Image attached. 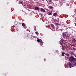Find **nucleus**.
Here are the masks:
<instances>
[{
	"mask_svg": "<svg viewBox=\"0 0 76 76\" xmlns=\"http://www.w3.org/2000/svg\"><path fill=\"white\" fill-rule=\"evenodd\" d=\"M69 60L71 63L75 62L76 61V58H74L73 56H70L69 58Z\"/></svg>",
	"mask_w": 76,
	"mask_h": 76,
	"instance_id": "f257e3e1",
	"label": "nucleus"
},
{
	"mask_svg": "<svg viewBox=\"0 0 76 76\" xmlns=\"http://www.w3.org/2000/svg\"><path fill=\"white\" fill-rule=\"evenodd\" d=\"M63 38H65V37H69L67 33L63 32L62 33Z\"/></svg>",
	"mask_w": 76,
	"mask_h": 76,
	"instance_id": "f03ea898",
	"label": "nucleus"
},
{
	"mask_svg": "<svg viewBox=\"0 0 76 76\" xmlns=\"http://www.w3.org/2000/svg\"><path fill=\"white\" fill-rule=\"evenodd\" d=\"M37 41L38 42H40V44L41 45H43V42H42V40L38 39H37Z\"/></svg>",
	"mask_w": 76,
	"mask_h": 76,
	"instance_id": "7ed1b4c3",
	"label": "nucleus"
},
{
	"mask_svg": "<svg viewBox=\"0 0 76 76\" xmlns=\"http://www.w3.org/2000/svg\"><path fill=\"white\" fill-rule=\"evenodd\" d=\"M59 43L61 45V46H62V47H63V46L65 44V42H60Z\"/></svg>",
	"mask_w": 76,
	"mask_h": 76,
	"instance_id": "20e7f679",
	"label": "nucleus"
},
{
	"mask_svg": "<svg viewBox=\"0 0 76 76\" xmlns=\"http://www.w3.org/2000/svg\"><path fill=\"white\" fill-rule=\"evenodd\" d=\"M72 42L73 44H75L76 42V39H73L72 40Z\"/></svg>",
	"mask_w": 76,
	"mask_h": 76,
	"instance_id": "39448f33",
	"label": "nucleus"
},
{
	"mask_svg": "<svg viewBox=\"0 0 76 76\" xmlns=\"http://www.w3.org/2000/svg\"><path fill=\"white\" fill-rule=\"evenodd\" d=\"M50 26L52 28H53V29H55V28H56V27H54V25H53V24H50Z\"/></svg>",
	"mask_w": 76,
	"mask_h": 76,
	"instance_id": "423d86ee",
	"label": "nucleus"
},
{
	"mask_svg": "<svg viewBox=\"0 0 76 76\" xmlns=\"http://www.w3.org/2000/svg\"><path fill=\"white\" fill-rule=\"evenodd\" d=\"M68 66L69 67H73V66H72V64L69 63Z\"/></svg>",
	"mask_w": 76,
	"mask_h": 76,
	"instance_id": "0eeeda50",
	"label": "nucleus"
},
{
	"mask_svg": "<svg viewBox=\"0 0 76 76\" xmlns=\"http://www.w3.org/2000/svg\"><path fill=\"white\" fill-rule=\"evenodd\" d=\"M70 54H71V55H74L75 54V53L73 52H69Z\"/></svg>",
	"mask_w": 76,
	"mask_h": 76,
	"instance_id": "6e6552de",
	"label": "nucleus"
},
{
	"mask_svg": "<svg viewBox=\"0 0 76 76\" xmlns=\"http://www.w3.org/2000/svg\"><path fill=\"white\" fill-rule=\"evenodd\" d=\"M73 62V67L75 66H76V61L75 62Z\"/></svg>",
	"mask_w": 76,
	"mask_h": 76,
	"instance_id": "1a4fd4ad",
	"label": "nucleus"
},
{
	"mask_svg": "<svg viewBox=\"0 0 76 76\" xmlns=\"http://www.w3.org/2000/svg\"><path fill=\"white\" fill-rule=\"evenodd\" d=\"M48 15H53V12H48Z\"/></svg>",
	"mask_w": 76,
	"mask_h": 76,
	"instance_id": "9d476101",
	"label": "nucleus"
},
{
	"mask_svg": "<svg viewBox=\"0 0 76 76\" xmlns=\"http://www.w3.org/2000/svg\"><path fill=\"white\" fill-rule=\"evenodd\" d=\"M40 9L41 11L43 12H45V10L44 9H43V8H41Z\"/></svg>",
	"mask_w": 76,
	"mask_h": 76,
	"instance_id": "9b49d317",
	"label": "nucleus"
},
{
	"mask_svg": "<svg viewBox=\"0 0 76 76\" xmlns=\"http://www.w3.org/2000/svg\"><path fill=\"white\" fill-rule=\"evenodd\" d=\"M64 47L65 48V50H66L67 48H68V47H68V46H67V45H64Z\"/></svg>",
	"mask_w": 76,
	"mask_h": 76,
	"instance_id": "f8f14e48",
	"label": "nucleus"
},
{
	"mask_svg": "<svg viewBox=\"0 0 76 76\" xmlns=\"http://www.w3.org/2000/svg\"><path fill=\"white\" fill-rule=\"evenodd\" d=\"M35 10H39V8H38V7H35Z\"/></svg>",
	"mask_w": 76,
	"mask_h": 76,
	"instance_id": "ddd939ff",
	"label": "nucleus"
},
{
	"mask_svg": "<svg viewBox=\"0 0 76 76\" xmlns=\"http://www.w3.org/2000/svg\"><path fill=\"white\" fill-rule=\"evenodd\" d=\"M61 56H64V54H65V53L64 52H62V53Z\"/></svg>",
	"mask_w": 76,
	"mask_h": 76,
	"instance_id": "4468645a",
	"label": "nucleus"
},
{
	"mask_svg": "<svg viewBox=\"0 0 76 76\" xmlns=\"http://www.w3.org/2000/svg\"><path fill=\"white\" fill-rule=\"evenodd\" d=\"M22 25L23 26H25V24L24 23H22Z\"/></svg>",
	"mask_w": 76,
	"mask_h": 76,
	"instance_id": "2eb2a0df",
	"label": "nucleus"
},
{
	"mask_svg": "<svg viewBox=\"0 0 76 76\" xmlns=\"http://www.w3.org/2000/svg\"><path fill=\"white\" fill-rule=\"evenodd\" d=\"M72 50L73 51H76V48L75 47H73L72 48Z\"/></svg>",
	"mask_w": 76,
	"mask_h": 76,
	"instance_id": "dca6fc26",
	"label": "nucleus"
},
{
	"mask_svg": "<svg viewBox=\"0 0 76 76\" xmlns=\"http://www.w3.org/2000/svg\"><path fill=\"white\" fill-rule=\"evenodd\" d=\"M57 14L56 13H54L53 14V16H56V15H57Z\"/></svg>",
	"mask_w": 76,
	"mask_h": 76,
	"instance_id": "f3484780",
	"label": "nucleus"
},
{
	"mask_svg": "<svg viewBox=\"0 0 76 76\" xmlns=\"http://www.w3.org/2000/svg\"><path fill=\"white\" fill-rule=\"evenodd\" d=\"M34 31H36V26H34Z\"/></svg>",
	"mask_w": 76,
	"mask_h": 76,
	"instance_id": "a211bd4d",
	"label": "nucleus"
},
{
	"mask_svg": "<svg viewBox=\"0 0 76 76\" xmlns=\"http://www.w3.org/2000/svg\"><path fill=\"white\" fill-rule=\"evenodd\" d=\"M65 54V56H69V53H66Z\"/></svg>",
	"mask_w": 76,
	"mask_h": 76,
	"instance_id": "6ab92c4d",
	"label": "nucleus"
},
{
	"mask_svg": "<svg viewBox=\"0 0 76 76\" xmlns=\"http://www.w3.org/2000/svg\"><path fill=\"white\" fill-rule=\"evenodd\" d=\"M62 50H63V51H64V50H65V48H64V47H63L62 48Z\"/></svg>",
	"mask_w": 76,
	"mask_h": 76,
	"instance_id": "aec40b11",
	"label": "nucleus"
},
{
	"mask_svg": "<svg viewBox=\"0 0 76 76\" xmlns=\"http://www.w3.org/2000/svg\"><path fill=\"white\" fill-rule=\"evenodd\" d=\"M64 42V40L63 39H62L61 40V42Z\"/></svg>",
	"mask_w": 76,
	"mask_h": 76,
	"instance_id": "412c9836",
	"label": "nucleus"
},
{
	"mask_svg": "<svg viewBox=\"0 0 76 76\" xmlns=\"http://www.w3.org/2000/svg\"><path fill=\"white\" fill-rule=\"evenodd\" d=\"M55 25H60V23H56Z\"/></svg>",
	"mask_w": 76,
	"mask_h": 76,
	"instance_id": "4be33fe9",
	"label": "nucleus"
},
{
	"mask_svg": "<svg viewBox=\"0 0 76 76\" xmlns=\"http://www.w3.org/2000/svg\"><path fill=\"white\" fill-rule=\"evenodd\" d=\"M49 7H50V9H53V7L52 6H50Z\"/></svg>",
	"mask_w": 76,
	"mask_h": 76,
	"instance_id": "5701e85b",
	"label": "nucleus"
},
{
	"mask_svg": "<svg viewBox=\"0 0 76 76\" xmlns=\"http://www.w3.org/2000/svg\"><path fill=\"white\" fill-rule=\"evenodd\" d=\"M35 34H38V32L36 31V32H35Z\"/></svg>",
	"mask_w": 76,
	"mask_h": 76,
	"instance_id": "b1692460",
	"label": "nucleus"
},
{
	"mask_svg": "<svg viewBox=\"0 0 76 76\" xmlns=\"http://www.w3.org/2000/svg\"><path fill=\"white\" fill-rule=\"evenodd\" d=\"M20 4H22L23 3V2H20Z\"/></svg>",
	"mask_w": 76,
	"mask_h": 76,
	"instance_id": "393cba45",
	"label": "nucleus"
},
{
	"mask_svg": "<svg viewBox=\"0 0 76 76\" xmlns=\"http://www.w3.org/2000/svg\"><path fill=\"white\" fill-rule=\"evenodd\" d=\"M51 1H52V0H49V2H51Z\"/></svg>",
	"mask_w": 76,
	"mask_h": 76,
	"instance_id": "a878e982",
	"label": "nucleus"
},
{
	"mask_svg": "<svg viewBox=\"0 0 76 76\" xmlns=\"http://www.w3.org/2000/svg\"><path fill=\"white\" fill-rule=\"evenodd\" d=\"M57 19H58V20H60V19H59V18H57Z\"/></svg>",
	"mask_w": 76,
	"mask_h": 76,
	"instance_id": "bb28decb",
	"label": "nucleus"
},
{
	"mask_svg": "<svg viewBox=\"0 0 76 76\" xmlns=\"http://www.w3.org/2000/svg\"><path fill=\"white\" fill-rule=\"evenodd\" d=\"M75 11H76V9H75Z\"/></svg>",
	"mask_w": 76,
	"mask_h": 76,
	"instance_id": "cd10ccee",
	"label": "nucleus"
},
{
	"mask_svg": "<svg viewBox=\"0 0 76 76\" xmlns=\"http://www.w3.org/2000/svg\"><path fill=\"white\" fill-rule=\"evenodd\" d=\"M46 1H48V0H46Z\"/></svg>",
	"mask_w": 76,
	"mask_h": 76,
	"instance_id": "c85d7f7f",
	"label": "nucleus"
},
{
	"mask_svg": "<svg viewBox=\"0 0 76 76\" xmlns=\"http://www.w3.org/2000/svg\"><path fill=\"white\" fill-rule=\"evenodd\" d=\"M66 57H67V56H66Z\"/></svg>",
	"mask_w": 76,
	"mask_h": 76,
	"instance_id": "c756f323",
	"label": "nucleus"
},
{
	"mask_svg": "<svg viewBox=\"0 0 76 76\" xmlns=\"http://www.w3.org/2000/svg\"><path fill=\"white\" fill-rule=\"evenodd\" d=\"M27 35H28V34H27Z\"/></svg>",
	"mask_w": 76,
	"mask_h": 76,
	"instance_id": "7c9ffc66",
	"label": "nucleus"
},
{
	"mask_svg": "<svg viewBox=\"0 0 76 76\" xmlns=\"http://www.w3.org/2000/svg\"><path fill=\"white\" fill-rule=\"evenodd\" d=\"M27 35H28V34H27Z\"/></svg>",
	"mask_w": 76,
	"mask_h": 76,
	"instance_id": "2f4dec72",
	"label": "nucleus"
}]
</instances>
